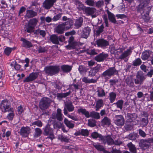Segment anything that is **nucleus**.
Returning a JSON list of instances; mask_svg holds the SVG:
<instances>
[{"label":"nucleus","mask_w":153,"mask_h":153,"mask_svg":"<svg viewBox=\"0 0 153 153\" xmlns=\"http://www.w3.org/2000/svg\"><path fill=\"white\" fill-rule=\"evenodd\" d=\"M64 122L66 125L70 128H73L74 126V122L72 121H69L66 118L64 119Z\"/></svg>","instance_id":"34"},{"label":"nucleus","mask_w":153,"mask_h":153,"mask_svg":"<svg viewBox=\"0 0 153 153\" xmlns=\"http://www.w3.org/2000/svg\"><path fill=\"white\" fill-rule=\"evenodd\" d=\"M92 145L98 151L103 152L105 150V149L103 146L100 145L99 143H94Z\"/></svg>","instance_id":"35"},{"label":"nucleus","mask_w":153,"mask_h":153,"mask_svg":"<svg viewBox=\"0 0 153 153\" xmlns=\"http://www.w3.org/2000/svg\"><path fill=\"white\" fill-rule=\"evenodd\" d=\"M69 45L65 46L68 49L71 50L75 49L76 46L79 45L78 42L74 41V38L72 36H71L68 40Z\"/></svg>","instance_id":"8"},{"label":"nucleus","mask_w":153,"mask_h":153,"mask_svg":"<svg viewBox=\"0 0 153 153\" xmlns=\"http://www.w3.org/2000/svg\"><path fill=\"white\" fill-rule=\"evenodd\" d=\"M13 108L11 107L10 102L7 100H2L0 104V109L2 112L4 113L6 112H10L13 111Z\"/></svg>","instance_id":"3"},{"label":"nucleus","mask_w":153,"mask_h":153,"mask_svg":"<svg viewBox=\"0 0 153 153\" xmlns=\"http://www.w3.org/2000/svg\"><path fill=\"white\" fill-rule=\"evenodd\" d=\"M98 29L96 31V35L99 36L101 33L103 31L104 27L103 25L102 24L100 26L98 27Z\"/></svg>","instance_id":"52"},{"label":"nucleus","mask_w":153,"mask_h":153,"mask_svg":"<svg viewBox=\"0 0 153 153\" xmlns=\"http://www.w3.org/2000/svg\"><path fill=\"white\" fill-rule=\"evenodd\" d=\"M32 125H35L39 127H41L42 126V123L40 120H38L32 123Z\"/></svg>","instance_id":"58"},{"label":"nucleus","mask_w":153,"mask_h":153,"mask_svg":"<svg viewBox=\"0 0 153 153\" xmlns=\"http://www.w3.org/2000/svg\"><path fill=\"white\" fill-rule=\"evenodd\" d=\"M137 117V114L135 113H127L126 114L128 122L132 123L133 124L134 123H136L135 121Z\"/></svg>","instance_id":"16"},{"label":"nucleus","mask_w":153,"mask_h":153,"mask_svg":"<svg viewBox=\"0 0 153 153\" xmlns=\"http://www.w3.org/2000/svg\"><path fill=\"white\" fill-rule=\"evenodd\" d=\"M78 69L81 74L86 72L88 70V68L82 65L79 66Z\"/></svg>","instance_id":"51"},{"label":"nucleus","mask_w":153,"mask_h":153,"mask_svg":"<svg viewBox=\"0 0 153 153\" xmlns=\"http://www.w3.org/2000/svg\"><path fill=\"white\" fill-rule=\"evenodd\" d=\"M10 112L7 116V118L9 120L12 121L13 120L15 115L13 109V111H10Z\"/></svg>","instance_id":"53"},{"label":"nucleus","mask_w":153,"mask_h":153,"mask_svg":"<svg viewBox=\"0 0 153 153\" xmlns=\"http://www.w3.org/2000/svg\"><path fill=\"white\" fill-rule=\"evenodd\" d=\"M77 111L78 113H82V114L84 115L87 118L90 117V113L88 111H87L85 108H80L78 109Z\"/></svg>","instance_id":"31"},{"label":"nucleus","mask_w":153,"mask_h":153,"mask_svg":"<svg viewBox=\"0 0 153 153\" xmlns=\"http://www.w3.org/2000/svg\"><path fill=\"white\" fill-rule=\"evenodd\" d=\"M96 42L99 47L105 48L109 45L108 42L103 39H99L96 40Z\"/></svg>","instance_id":"22"},{"label":"nucleus","mask_w":153,"mask_h":153,"mask_svg":"<svg viewBox=\"0 0 153 153\" xmlns=\"http://www.w3.org/2000/svg\"><path fill=\"white\" fill-rule=\"evenodd\" d=\"M81 135L84 136H88L89 134V131L87 129H82L81 130Z\"/></svg>","instance_id":"62"},{"label":"nucleus","mask_w":153,"mask_h":153,"mask_svg":"<svg viewBox=\"0 0 153 153\" xmlns=\"http://www.w3.org/2000/svg\"><path fill=\"white\" fill-rule=\"evenodd\" d=\"M25 31L29 33H33L34 34L35 30H34L35 27L31 26L28 24L27 25L25 26Z\"/></svg>","instance_id":"38"},{"label":"nucleus","mask_w":153,"mask_h":153,"mask_svg":"<svg viewBox=\"0 0 153 153\" xmlns=\"http://www.w3.org/2000/svg\"><path fill=\"white\" fill-rule=\"evenodd\" d=\"M146 78V75L142 71H138L136 75V78L134 79V83L137 85H141L143 84Z\"/></svg>","instance_id":"2"},{"label":"nucleus","mask_w":153,"mask_h":153,"mask_svg":"<svg viewBox=\"0 0 153 153\" xmlns=\"http://www.w3.org/2000/svg\"><path fill=\"white\" fill-rule=\"evenodd\" d=\"M90 117L96 119H99L100 118V116L99 113L93 111L90 113Z\"/></svg>","instance_id":"45"},{"label":"nucleus","mask_w":153,"mask_h":153,"mask_svg":"<svg viewBox=\"0 0 153 153\" xmlns=\"http://www.w3.org/2000/svg\"><path fill=\"white\" fill-rule=\"evenodd\" d=\"M91 31L90 28L87 27L82 30L79 31V34L81 37L86 39L89 36Z\"/></svg>","instance_id":"11"},{"label":"nucleus","mask_w":153,"mask_h":153,"mask_svg":"<svg viewBox=\"0 0 153 153\" xmlns=\"http://www.w3.org/2000/svg\"><path fill=\"white\" fill-rule=\"evenodd\" d=\"M38 21L37 19L36 18H34L30 19L28 24L31 26L34 27L37 25Z\"/></svg>","instance_id":"48"},{"label":"nucleus","mask_w":153,"mask_h":153,"mask_svg":"<svg viewBox=\"0 0 153 153\" xmlns=\"http://www.w3.org/2000/svg\"><path fill=\"white\" fill-rule=\"evenodd\" d=\"M123 101L122 100H118L116 103L114 104L116 105L117 108H120L122 110L123 108Z\"/></svg>","instance_id":"54"},{"label":"nucleus","mask_w":153,"mask_h":153,"mask_svg":"<svg viewBox=\"0 0 153 153\" xmlns=\"http://www.w3.org/2000/svg\"><path fill=\"white\" fill-rule=\"evenodd\" d=\"M134 79L131 76L127 77L125 79V82L127 85L129 87H134Z\"/></svg>","instance_id":"24"},{"label":"nucleus","mask_w":153,"mask_h":153,"mask_svg":"<svg viewBox=\"0 0 153 153\" xmlns=\"http://www.w3.org/2000/svg\"><path fill=\"white\" fill-rule=\"evenodd\" d=\"M97 96L99 97H102L105 95V91L101 88H97Z\"/></svg>","instance_id":"36"},{"label":"nucleus","mask_w":153,"mask_h":153,"mask_svg":"<svg viewBox=\"0 0 153 153\" xmlns=\"http://www.w3.org/2000/svg\"><path fill=\"white\" fill-rule=\"evenodd\" d=\"M117 96L116 94L114 92H112L109 93V100L110 102L113 103L115 100Z\"/></svg>","instance_id":"41"},{"label":"nucleus","mask_w":153,"mask_h":153,"mask_svg":"<svg viewBox=\"0 0 153 153\" xmlns=\"http://www.w3.org/2000/svg\"><path fill=\"white\" fill-rule=\"evenodd\" d=\"M93 68L97 73L100 71H102V67L101 65L99 64H98L96 66L94 67Z\"/></svg>","instance_id":"60"},{"label":"nucleus","mask_w":153,"mask_h":153,"mask_svg":"<svg viewBox=\"0 0 153 153\" xmlns=\"http://www.w3.org/2000/svg\"><path fill=\"white\" fill-rule=\"evenodd\" d=\"M58 139L62 142L68 143L69 142L68 139L66 136L63 135H59L58 137Z\"/></svg>","instance_id":"49"},{"label":"nucleus","mask_w":153,"mask_h":153,"mask_svg":"<svg viewBox=\"0 0 153 153\" xmlns=\"http://www.w3.org/2000/svg\"><path fill=\"white\" fill-rule=\"evenodd\" d=\"M103 102L102 100V99H99L96 102L95 106L96 108V111H99L101 107L103 106Z\"/></svg>","instance_id":"39"},{"label":"nucleus","mask_w":153,"mask_h":153,"mask_svg":"<svg viewBox=\"0 0 153 153\" xmlns=\"http://www.w3.org/2000/svg\"><path fill=\"white\" fill-rule=\"evenodd\" d=\"M151 143H153V138L141 140L139 145L142 148L145 149L149 148Z\"/></svg>","instance_id":"7"},{"label":"nucleus","mask_w":153,"mask_h":153,"mask_svg":"<svg viewBox=\"0 0 153 153\" xmlns=\"http://www.w3.org/2000/svg\"><path fill=\"white\" fill-rule=\"evenodd\" d=\"M65 37L63 35L58 36L56 34L51 35L50 37V40L53 44L57 45L59 44V42H63L65 40Z\"/></svg>","instance_id":"6"},{"label":"nucleus","mask_w":153,"mask_h":153,"mask_svg":"<svg viewBox=\"0 0 153 153\" xmlns=\"http://www.w3.org/2000/svg\"><path fill=\"white\" fill-rule=\"evenodd\" d=\"M151 52L149 51H145L142 53L141 59L143 60L147 59L150 56Z\"/></svg>","instance_id":"30"},{"label":"nucleus","mask_w":153,"mask_h":153,"mask_svg":"<svg viewBox=\"0 0 153 153\" xmlns=\"http://www.w3.org/2000/svg\"><path fill=\"white\" fill-rule=\"evenodd\" d=\"M83 22V18L82 17H79L78 19L76 20L74 25L76 28H78L81 27Z\"/></svg>","instance_id":"40"},{"label":"nucleus","mask_w":153,"mask_h":153,"mask_svg":"<svg viewBox=\"0 0 153 153\" xmlns=\"http://www.w3.org/2000/svg\"><path fill=\"white\" fill-rule=\"evenodd\" d=\"M13 49H14V48H12L9 47H7L4 50V52L6 55L8 56L10 54L12 50Z\"/></svg>","instance_id":"56"},{"label":"nucleus","mask_w":153,"mask_h":153,"mask_svg":"<svg viewBox=\"0 0 153 153\" xmlns=\"http://www.w3.org/2000/svg\"><path fill=\"white\" fill-rule=\"evenodd\" d=\"M113 139L110 135H108L107 136H102L101 141L103 143L107 144L108 145H113Z\"/></svg>","instance_id":"17"},{"label":"nucleus","mask_w":153,"mask_h":153,"mask_svg":"<svg viewBox=\"0 0 153 153\" xmlns=\"http://www.w3.org/2000/svg\"><path fill=\"white\" fill-rule=\"evenodd\" d=\"M148 119L143 118L140 120V125L142 127H143L146 126L148 124Z\"/></svg>","instance_id":"42"},{"label":"nucleus","mask_w":153,"mask_h":153,"mask_svg":"<svg viewBox=\"0 0 153 153\" xmlns=\"http://www.w3.org/2000/svg\"><path fill=\"white\" fill-rule=\"evenodd\" d=\"M114 122L117 126H122L124 125L125 119L122 115H115L114 117Z\"/></svg>","instance_id":"10"},{"label":"nucleus","mask_w":153,"mask_h":153,"mask_svg":"<svg viewBox=\"0 0 153 153\" xmlns=\"http://www.w3.org/2000/svg\"><path fill=\"white\" fill-rule=\"evenodd\" d=\"M117 73L118 71L115 67H111L104 71L102 74V76L103 77H105L106 76L111 77Z\"/></svg>","instance_id":"9"},{"label":"nucleus","mask_w":153,"mask_h":153,"mask_svg":"<svg viewBox=\"0 0 153 153\" xmlns=\"http://www.w3.org/2000/svg\"><path fill=\"white\" fill-rule=\"evenodd\" d=\"M51 103V100L49 98L44 97L39 102V108L42 111L45 110L49 108Z\"/></svg>","instance_id":"4"},{"label":"nucleus","mask_w":153,"mask_h":153,"mask_svg":"<svg viewBox=\"0 0 153 153\" xmlns=\"http://www.w3.org/2000/svg\"><path fill=\"white\" fill-rule=\"evenodd\" d=\"M30 130V129L29 127L23 126L21 128L19 133L23 137H26L28 136Z\"/></svg>","instance_id":"21"},{"label":"nucleus","mask_w":153,"mask_h":153,"mask_svg":"<svg viewBox=\"0 0 153 153\" xmlns=\"http://www.w3.org/2000/svg\"><path fill=\"white\" fill-rule=\"evenodd\" d=\"M21 40L22 41V46L26 48H30L32 47V43L30 41L23 38H21Z\"/></svg>","instance_id":"26"},{"label":"nucleus","mask_w":153,"mask_h":153,"mask_svg":"<svg viewBox=\"0 0 153 153\" xmlns=\"http://www.w3.org/2000/svg\"><path fill=\"white\" fill-rule=\"evenodd\" d=\"M73 86L75 90H78L79 89V85L78 84H73L69 85L68 89L73 90L72 86Z\"/></svg>","instance_id":"59"},{"label":"nucleus","mask_w":153,"mask_h":153,"mask_svg":"<svg viewBox=\"0 0 153 153\" xmlns=\"http://www.w3.org/2000/svg\"><path fill=\"white\" fill-rule=\"evenodd\" d=\"M97 73V72L93 68L89 71V76L91 77H93L95 76V75Z\"/></svg>","instance_id":"61"},{"label":"nucleus","mask_w":153,"mask_h":153,"mask_svg":"<svg viewBox=\"0 0 153 153\" xmlns=\"http://www.w3.org/2000/svg\"><path fill=\"white\" fill-rule=\"evenodd\" d=\"M65 27L62 24L58 25L55 30V31L59 34H62L64 31Z\"/></svg>","instance_id":"25"},{"label":"nucleus","mask_w":153,"mask_h":153,"mask_svg":"<svg viewBox=\"0 0 153 153\" xmlns=\"http://www.w3.org/2000/svg\"><path fill=\"white\" fill-rule=\"evenodd\" d=\"M91 136L94 139H97L98 138L99 140L101 141L102 135L96 131H94L91 133Z\"/></svg>","instance_id":"44"},{"label":"nucleus","mask_w":153,"mask_h":153,"mask_svg":"<svg viewBox=\"0 0 153 153\" xmlns=\"http://www.w3.org/2000/svg\"><path fill=\"white\" fill-rule=\"evenodd\" d=\"M56 2V0H45L43 3L42 7L45 9H50Z\"/></svg>","instance_id":"13"},{"label":"nucleus","mask_w":153,"mask_h":153,"mask_svg":"<svg viewBox=\"0 0 153 153\" xmlns=\"http://www.w3.org/2000/svg\"><path fill=\"white\" fill-rule=\"evenodd\" d=\"M104 4V2L102 1H99L97 2L96 3V6L98 8H100L102 7Z\"/></svg>","instance_id":"64"},{"label":"nucleus","mask_w":153,"mask_h":153,"mask_svg":"<svg viewBox=\"0 0 153 153\" xmlns=\"http://www.w3.org/2000/svg\"><path fill=\"white\" fill-rule=\"evenodd\" d=\"M97 11L96 9L93 7H87L85 8V12L88 16H91L92 18L97 16V14L95 13Z\"/></svg>","instance_id":"14"},{"label":"nucleus","mask_w":153,"mask_h":153,"mask_svg":"<svg viewBox=\"0 0 153 153\" xmlns=\"http://www.w3.org/2000/svg\"><path fill=\"white\" fill-rule=\"evenodd\" d=\"M62 24L64 25L65 27L67 29H68L72 28V26L74 25V22L73 20H69Z\"/></svg>","instance_id":"32"},{"label":"nucleus","mask_w":153,"mask_h":153,"mask_svg":"<svg viewBox=\"0 0 153 153\" xmlns=\"http://www.w3.org/2000/svg\"><path fill=\"white\" fill-rule=\"evenodd\" d=\"M127 146L130 151L132 153H136L137 149L135 146L131 142L128 143Z\"/></svg>","instance_id":"33"},{"label":"nucleus","mask_w":153,"mask_h":153,"mask_svg":"<svg viewBox=\"0 0 153 153\" xmlns=\"http://www.w3.org/2000/svg\"><path fill=\"white\" fill-rule=\"evenodd\" d=\"M59 70V66H49L45 68L44 71L48 75L52 76L58 73Z\"/></svg>","instance_id":"1"},{"label":"nucleus","mask_w":153,"mask_h":153,"mask_svg":"<svg viewBox=\"0 0 153 153\" xmlns=\"http://www.w3.org/2000/svg\"><path fill=\"white\" fill-rule=\"evenodd\" d=\"M62 15V13H59L55 16L52 18L53 21L55 22L59 20L60 18Z\"/></svg>","instance_id":"63"},{"label":"nucleus","mask_w":153,"mask_h":153,"mask_svg":"<svg viewBox=\"0 0 153 153\" xmlns=\"http://www.w3.org/2000/svg\"><path fill=\"white\" fill-rule=\"evenodd\" d=\"M34 131L33 136L35 138L39 137L42 133L41 129L38 128H35Z\"/></svg>","instance_id":"43"},{"label":"nucleus","mask_w":153,"mask_h":153,"mask_svg":"<svg viewBox=\"0 0 153 153\" xmlns=\"http://www.w3.org/2000/svg\"><path fill=\"white\" fill-rule=\"evenodd\" d=\"M62 110L60 108L57 109L56 113H53L52 115V118L53 119H56L58 121H62L63 119Z\"/></svg>","instance_id":"15"},{"label":"nucleus","mask_w":153,"mask_h":153,"mask_svg":"<svg viewBox=\"0 0 153 153\" xmlns=\"http://www.w3.org/2000/svg\"><path fill=\"white\" fill-rule=\"evenodd\" d=\"M43 134L45 136H49L46 139H50L51 141L55 138L53 129L51 128V125L47 124L43 128Z\"/></svg>","instance_id":"5"},{"label":"nucleus","mask_w":153,"mask_h":153,"mask_svg":"<svg viewBox=\"0 0 153 153\" xmlns=\"http://www.w3.org/2000/svg\"><path fill=\"white\" fill-rule=\"evenodd\" d=\"M72 68V66L64 65L61 66V69L64 73H68L71 71Z\"/></svg>","instance_id":"29"},{"label":"nucleus","mask_w":153,"mask_h":153,"mask_svg":"<svg viewBox=\"0 0 153 153\" xmlns=\"http://www.w3.org/2000/svg\"><path fill=\"white\" fill-rule=\"evenodd\" d=\"M101 122L102 125L103 126H109L111 125V120L107 117H104Z\"/></svg>","instance_id":"28"},{"label":"nucleus","mask_w":153,"mask_h":153,"mask_svg":"<svg viewBox=\"0 0 153 153\" xmlns=\"http://www.w3.org/2000/svg\"><path fill=\"white\" fill-rule=\"evenodd\" d=\"M37 15V13L33 10H27L26 11V13L25 16L27 19H29L34 17Z\"/></svg>","instance_id":"23"},{"label":"nucleus","mask_w":153,"mask_h":153,"mask_svg":"<svg viewBox=\"0 0 153 153\" xmlns=\"http://www.w3.org/2000/svg\"><path fill=\"white\" fill-rule=\"evenodd\" d=\"M74 109V107L71 102L65 103V107L63 110L64 114L66 115L68 114V111L69 112L73 111Z\"/></svg>","instance_id":"12"},{"label":"nucleus","mask_w":153,"mask_h":153,"mask_svg":"<svg viewBox=\"0 0 153 153\" xmlns=\"http://www.w3.org/2000/svg\"><path fill=\"white\" fill-rule=\"evenodd\" d=\"M107 13L108 15L109 20L113 23H116V21L114 14L110 12L108 10H107Z\"/></svg>","instance_id":"37"},{"label":"nucleus","mask_w":153,"mask_h":153,"mask_svg":"<svg viewBox=\"0 0 153 153\" xmlns=\"http://www.w3.org/2000/svg\"><path fill=\"white\" fill-rule=\"evenodd\" d=\"M132 63L134 66H136L140 65L142 63V61L140 58H138L134 61Z\"/></svg>","instance_id":"55"},{"label":"nucleus","mask_w":153,"mask_h":153,"mask_svg":"<svg viewBox=\"0 0 153 153\" xmlns=\"http://www.w3.org/2000/svg\"><path fill=\"white\" fill-rule=\"evenodd\" d=\"M34 34L36 35H39V34L41 36H42V37H44L45 36L46 33L45 30H41L40 29H38L35 30Z\"/></svg>","instance_id":"46"},{"label":"nucleus","mask_w":153,"mask_h":153,"mask_svg":"<svg viewBox=\"0 0 153 153\" xmlns=\"http://www.w3.org/2000/svg\"><path fill=\"white\" fill-rule=\"evenodd\" d=\"M134 49V47H129L128 49L126 50L119 57V59H122L125 58L128 56L130 55L132 51Z\"/></svg>","instance_id":"19"},{"label":"nucleus","mask_w":153,"mask_h":153,"mask_svg":"<svg viewBox=\"0 0 153 153\" xmlns=\"http://www.w3.org/2000/svg\"><path fill=\"white\" fill-rule=\"evenodd\" d=\"M108 56V54L103 52L96 56L94 58L95 60L97 62H102L105 60Z\"/></svg>","instance_id":"20"},{"label":"nucleus","mask_w":153,"mask_h":153,"mask_svg":"<svg viewBox=\"0 0 153 153\" xmlns=\"http://www.w3.org/2000/svg\"><path fill=\"white\" fill-rule=\"evenodd\" d=\"M113 49L114 50L113 53L115 54L119 55V53H122L123 51V49L121 48L117 49L115 48H113Z\"/></svg>","instance_id":"57"},{"label":"nucleus","mask_w":153,"mask_h":153,"mask_svg":"<svg viewBox=\"0 0 153 153\" xmlns=\"http://www.w3.org/2000/svg\"><path fill=\"white\" fill-rule=\"evenodd\" d=\"M146 7L142 3H141L137 7V11L141 12L142 11H146Z\"/></svg>","instance_id":"50"},{"label":"nucleus","mask_w":153,"mask_h":153,"mask_svg":"<svg viewBox=\"0 0 153 153\" xmlns=\"http://www.w3.org/2000/svg\"><path fill=\"white\" fill-rule=\"evenodd\" d=\"M71 92L69 91L68 92L63 93H59L57 94V96L58 98H65L67 96H69L71 94Z\"/></svg>","instance_id":"47"},{"label":"nucleus","mask_w":153,"mask_h":153,"mask_svg":"<svg viewBox=\"0 0 153 153\" xmlns=\"http://www.w3.org/2000/svg\"><path fill=\"white\" fill-rule=\"evenodd\" d=\"M149 15V12L147 11H144L141 13L142 18L144 20L145 22H147L149 20L150 18Z\"/></svg>","instance_id":"27"},{"label":"nucleus","mask_w":153,"mask_h":153,"mask_svg":"<svg viewBox=\"0 0 153 153\" xmlns=\"http://www.w3.org/2000/svg\"><path fill=\"white\" fill-rule=\"evenodd\" d=\"M38 75V72H32L29 74V76L23 80V82H27L33 81L37 78Z\"/></svg>","instance_id":"18"}]
</instances>
